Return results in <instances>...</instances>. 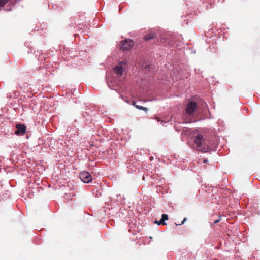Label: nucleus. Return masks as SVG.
I'll use <instances>...</instances> for the list:
<instances>
[{
	"mask_svg": "<svg viewBox=\"0 0 260 260\" xmlns=\"http://www.w3.org/2000/svg\"><path fill=\"white\" fill-rule=\"evenodd\" d=\"M193 140L196 147H193L198 150H201L203 147H206L208 149H211L212 146L210 142H208V140L204 139V137L201 134H198L196 136H193Z\"/></svg>",
	"mask_w": 260,
	"mask_h": 260,
	"instance_id": "1",
	"label": "nucleus"
},
{
	"mask_svg": "<svg viewBox=\"0 0 260 260\" xmlns=\"http://www.w3.org/2000/svg\"><path fill=\"white\" fill-rule=\"evenodd\" d=\"M126 68V63L123 61L120 62L117 66L113 68L114 72L118 77L122 76L123 71Z\"/></svg>",
	"mask_w": 260,
	"mask_h": 260,
	"instance_id": "2",
	"label": "nucleus"
},
{
	"mask_svg": "<svg viewBox=\"0 0 260 260\" xmlns=\"http://www.w3.org/2000/svg\"><path fill=\"white\" fill-rule=\"evenodd\" d=\"M198 108L197 103L193 101L188 102L186 108V114H193Z\"/></svg>",
	"mask_w": 260,
	"mask_h": 260,
	"instance_id": "3",
	"label": "nucleus"
},
{
	"mask_svg": "<svg viewBox=\"0 0 260 260\" xmlns=\"http://www.w3.org/2000/svg\"><path fill=\"white\" fill-rule=\"evenodd\" d=\"M80 178L84 183H89L92 180L91 174L86 171H83L80 174Z\"/></svg>",
	"mask_w": 260,
	"mask_h": 260,
	"instance_id": "4",
	"label": "nucleus"
},
{
	"mask_svg": "<svg viewBox=\"0 0 260 260\" xmlns=\"http://www.w3.org/2000/svg\"><path fill=\"white\" fill-rule=\"evenodd\" d=\"M17 130L15 133L17 135H23L26 132V126L21 124H17L16 126Z\"/></svg>",
	"mask_w": 260,
	"mask_h": 260,
	"instance_id": "5",
	"label": "nucleus"
},
{
	"mask_svg": "<svg viewBox=\"0 0 260 260\" xmlns=\"http://www.w3.org/2000/svg\"><path fill=\"white\" fill-rule=\"evenodd\" d=\"M120 48L122 50H128L130 48V42L128 39L120 42Z\"/></svg>",
	"mask_w": 260,
	"mask_h": 260,
	"instance_id": "6",
	"label": "nucleus"
},
{
	"mask_svg": "<svg viewBox=\"0 0 260 260\" xmlns=\"http://www.w3.org/2000/svg\"><path fill=\"white\" fill-rule=\"evenodd\" d=\"M129 94V91H126V90L125 89H122L120 96L122 99H123L126 103H129V97L128 95Z\"/></svg>",
	"mask_w": 260,
	"mask_h": 260,
	"instance_id": "7",
	"label": "nucleus"
},
{
	"mask_svg": "<svg viewBox=\"0 0 260 260\" xmlns=\"http://www.w3.org/2000/svg\"><path fill=\"white\" fill-rule=\"evenodd\" d=\"M155 37V34H154L152 31H150V32H148V34H147L144 37V40L145 41H148V40H149L150 39L154 38Z\"/></svg>",
	"mask_w": 260,
	"mask_h": 260,
	"instance_id": "8",
	"label": "nucleus"
},
{
	"mask_svg": "<svg viewBox=\"0 0 260 260\" xmlns=\"http://www.w3.org/2000/svg\"><path fill=\"white\" fill-rule=\"evenodd\" d=\"M133 105L135 106L137 108L139 109H142L145 112H147V108H146V107H142V106H138V105H136V102H133Z\"/></svg>",
	"mask_w": 260,
	"mask_h": 260,
	"instance_id": "9",
	"label": "nucleus"
},
{
	"mask_svg": "<svg viewBox=\"0 0 260 260\" xmlns=\"http://www.w3.org/2000/svg\"><path fill=\"white\" fill-rule=\"evenodd\" d=\"M161 221H164L165 222L166 220H167L168 219V217L167 214H163L161 216Z\"/></svg>",
	"mask_w": 260,
	"mask_h": 260,
	"instance_id": "10",
	"label": "nucleus"
},
{
	"mask_svg": "<svg viewBox=\"0 0 260 260\" xmlns=\"http://www.w3.org/2000/svg\"><path fill=\"white\" fill-rule=\"evenodd\" d=\"M156 119L158 122H161V124H162L163 126H165V124L167 123L166 122H164L163 120H160V118L159 117H157Z\"/></svg>",
	"mask_w": 260,
	"mask_h": 260,
	"instance_id": "11",
	"label": "nucleus"
},
{
	"mask_svg": "<svg viewBox=\"0 0 260 260\" xmlns=\"http://www.w3.org/2000/svg\"><path fill=\"white\" fill-rule=\"evenodd\" d=\"M7 2L8 0H0V6H4Z\"/></svg>",
	"mask_w": 260,
	"mask_h": 260,
	"instance_id": "12",
	"label": "nucleus"
},
{
	"mask_svg": "<svg viewBox=\"0 0 260 260\" xmlns=\"http://www.w3.org/2000/svg\"><path fill=\"white\" fill-rule=\"evenodd\" d=\"M155 223H157L158 225H160V224H162V225H165L166 223L165 222H164V221H161V219H160L159 221H155Z\"/></svg>",
	"mask_w": 260,
	"mask_h": 260,
	"instance_id": "13",
	"label": "nucleus"
},
{
	"mask_svg": "<svg viewBox=\"0 0 260 260\" xmlns=\"http://www.w3.org/2000/svg\"><path fill=\"white\" fill-rule=\"evenodd\" d=\"M242 112L243 113H247L248 112V109L246 107H244L242 109Z\"/></svg>",
	"mask_w": 260,
	"mask_h": 260,
	"instance_id": "14",
	"label": "nucleus"
},
{
	"mask_svg": "<svg viewBox=\"0 0 260 260\" xmlns=\"http://www.w3.org/2000/svg\"><path fill=\"white\" fill-rule=\"evenodd\" d=\"M144 68H145V71H147V70H148V69L150 68V66L149 65H148V66L146 65Z\"/></svg>",
	"mask_w": 260,
	"mask_h": 260,
	"instance_id": "15",
	"label": "nucleus"
},
{
	"mask_svg": "<svg viewBox=\"0 0 260 260\" xmlns=\"http://www.w3.org/2000/svg\"><path fill=\"white\" fill-rule=\"evenodd\" d=\"M186 218H184V219H183V220L182 221V222H181V224H183V223L186 221ZM180 225H181V224H180Z\"/></svg>",
	"mask_w": 260,
	"mask_h": 260,
	"instance_id": "16",
	"label": "nucleus"
},
{
	"mask_svg": "<svg viewBox=\"0 0 260 260\" xmlns=\"http://www.w3.org/2000/svg\"><path fill=\"white\" fill-rule=\"evenodd\" d=\"M191 121H187L186 120H185V123H190L191 122Z\"/></svg>",
	"mask_w": 260,
	"mask_h": 260,
	"instance_id": "17",
	"label": "nucleus"
},
{
	"mask_svg": "<svg viewBox=\"0 0 260 260\" xmlns=\"http://www.w3.org/2000/svg\"><path fill=\"white\" fill-rule=\"evenodd\" d=\"M219 222V220H216V221H214V223H217V222Z\"/></svg>",
	"mask_w": 260,
	"mask_h": 260,
	"instance_id": "18",
	"label": "nucleus"
},
{
	"mask_svg": "<svg viewBox=\"0 0 260 260\" xmlns=\"http://www.w3.org/2000/svg\"><path fill=\"white\" fill-rule=\"evenodd\" d=\"M204 162H207V160L206 159H205V160H204Z\"/></svg>",
	"mask_w": 260,
	"mask_h": 260,
	"instance_id": "19",
	"label": "nucleus"
},
{
	"mask_svg": "<svg viewBox=\"0 0 260 260\" xmlns=\"http://www.w3.org/2000/svg\"><path fill=\"white\" fill-rule=\"evenodd\" d=\"M17 95L16 94V93H15V97Z\"/></svg>",
	"mask_w": 260,
	"mask_h": 260,
	"instance_id": "20",
	"label": "nucleus"
}]
</instances>
